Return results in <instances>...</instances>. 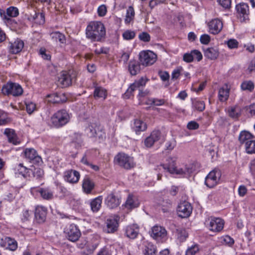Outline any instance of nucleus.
<instances>
[{
    "label": "nucleus",
    "instance_id": "nucleus-1",
    "mask_svg": "<svg viewBox=\"0 0 255 255\" xmlns=\"http://www.w3.org/2000/svg\"><path fill=\"white\" fill-rule=\"evenodd\" d=\"M167 163L166 165L161 166L164 170L167 171L171 174H197V171L200 168V165L197 162H194L186 165L185 169L181 168H177L175 166L176 159L169 157L167 159Z\"/></svg>",
    "mask_w": 255,
    "mask_h": 255
},
{
    "label": "nucleus",
    "instance_id": "nucleus-2",
    "mask_svg": "<svg viewBox=\"0 0 255 255\" xmlns=\"http://www.w3.org/2000/svg\"><path fill=\"white\" fill-rule=\"evenodd\" d=\"M86 36L93 41H100L106 34L104 24L99 21H92L88 25L86 30Z\"/></svg>",
    "mask_w": 255,
    "mask_h": 255
},
{
    "label": "nucleus",
    "instance_id": "nucleus-3",
    "mask_svg": "<svg viewBox=\"0 0 255 255\" xmlns=\"http://www.w3.org/2000/svg\"><path fill=\"white\" fill-rule=\"evenodd\" d=\"M114 162L116 164L126 169H130L134 167L135 165L133 157L124 153L118 154L115 157Z\"/></svg>",
    "mask_w": 255,
    "mask_h": 255
},
{
    "label": "nucleus",
    "instance_id": "nucleus-4",
    "mask_svg": "<svg viewBox=\"0 0 255 255\" xmlns=\"http://www.w3.org/2000/svg\"><path fill=\"white\" fill-rule=\"evenodd\" d=\"M70 116L64 110H61L55 113L51 118V123L55 127H60L66 124L69 121Z\"/></svg>",
    "mask_w": 255,
    "mask_h": 255
},
{
    "label": "nucleus",
    "instance_id": "nucleus-5",
    "mask_svg": "<svg viewBox=\"0 0 255 255\" xmlns=\"http://www.w3.org/2000/svg\"><path fill=\"white\" fill-rule=\"evenodd\" d=\"M1 91L4 95H12L15 97L20 96L23 93V89L21 86L12 82H8L4 85Z\"/></svg>",
    "mask_w": 255,
    "mask_h": 255
},
{
    "label": "nucleus",
    "instance_id": "nucleus-6",
    "mask_svg": "<svg viewBox=\"0 0 255 255\" xmlns=\"http://www.w3.org/2000/svg\"><path fill=\"white\" fill-rule=\"evenodd\" d=\"M148 79L146 77H142L139 79L135 80L131 84L124 94L126 98H129L132 95L133 92L138 90L139 92L145 86Z\"/></svg>",
    "mask_w": 255,
    "mask_h": 255
},
{
    "label": "nucleus",
    "instance_id": "nucleus-7",
    "mask_svg": "<svg viewBox=\"0 0 255 255\" xmlns=\"http://www.w3.org/2000/svg\"><path fill=\"white\" fill-rule=\"evenodd\" d=\"M76 77V72L73 70L63 71L59 78L58 84L62 87H67L71 85Z\"/></svg>",
    "mask_w": 255,
    "mask_h": 255
},
{
    "label": "nucleus",
    "instance_id": "nucleus-8",
    "mask_svg": "<svg viewBox=\"0 0 255 255\" xmlns=\"http://www.w3.org/2000/svg\"><path fill=\"white\" fill-rule=\"evenodd\" d=\"M139 60L142 65L147 66L156 61V55L151 51H143L139 54Z\"/></svg>",
    "mask_w": 255,
    "mask_h": 255
},
{
    "label": "nucleus",
    "instance_id": "nucleus-9",
    "mask_svg": "<svg viewBox=\"0 0 255 255\" xmlns=\"http://www.w3.org/2000/svg\"><path fill=\"white\" fill-rule=\"evenodd\" d=\"M167 236V231L164 228L155 225L151 229V236L158 242H162Z\"/></svg>",
    "mask_w": 255,
    "mask_h": 255
},
{
    "label": "nucleus",
    "instance_id": "nucleus-10",
    "mask_svg": "<svg viewBox=\"0 0 255 255\" xmlns=\"http://www.w3.org/2000/svg\"><path fill=\"white\" fill-rule=\"evenodd\" d=\"M177 211L179 217L182 218H187L192 213V207L189 202L183 201L179 204Z\"/></svg>",
    "mask_w": 255,
    "mask_h": 255
},
{
    "label": "nucleus",
    "instance_id": "nucleus-11",
    "mask_svg": "<svg viewBox=\"0 0 255 255\" xmlns=\"http://www.w3.org/2000/svg\"><path fill=\"white\" fill-rule=\"evenodd\" d=\"M69 240L72 242L77 241L81 236V232L77 227L74 224H71L67 227L65 231Z\"/></svg>",
    "mask_w": 255,
    "mask_h": 255
},
{
    "label": "nucleus",
    "instance_id": "nucleus-12",
    "mask_svg": "<svg viewBox=\"0 0 255 255\" xmlns=\"http://www.w3.org/2000/svg\"><path fill=\"white\" fill-rule=\"evenodd\" d=\"M161 136V132L158 130H154L147 136L144 141V144L147 148L151 147L155 142L158 141Z\"/></svg>",
    "mask_w": 255,
    "mask_h": 255
},
{
    "label": "nucleus",
    "instance_id": "nucleus-13",
    "mask_svg": "<svg viewBox=\"0 0 255 255\" xmlns=\"http://www.w3.org/2000/svg\"><path fill=\"white\" fill-rule=\"evenodd\" d=\"M236 10L241 21H245L249 19V9L247 4L241 3L237 5Z\"/></svg>",
    "mask_w": 255,
    "mask_h": 255
},
{
    "label": "nucleus",
    "instance_id": "nucleus-14",
    "mask_svg": "<svg viewBox=\"0 0 255 255\" xmlns=\"http://www.w3.org/2000/svg\"><path fill=\"white\" fill-rule=\"evenodd\" d=\"M208 27L211 33L216 34L222 29L223 23L218 18L213 19L208 23Z\"/></svg>",
    "mask_w": 255,
    "mask_h": 255
},
{
    "label": "nucleus",
    "instance_id": "nucleus-15",
    "mask_svg": "<svg viewBox=\"0 0 255 255\" xmlns=\"http://www.w3.org/2000/svg\"><path fill=\"white\" fill-rule=\"evenodd\" d=\"M24 155L27 159L34 163H39L42 161L41 157L37 154L36 151L33 148L25 149Z\"/></svg>",
    "mask_w": 255,
    "mask_h": 255
},
{
    "label": "nucleus",
    "instance_id": "nucleus-16",
    "mask_svg": "<svg viewBox=\"0 0 255 255\" xmlns=\"http://www.w3.org/2000/svg\"><path fill=\"white\" fill-rule=\"evenodd\" d=\"M224 221L219 218H211L210 222V229L214 232H220L224 227Z\"/></svg>",
    "mask_w": 255,
    "mask_h": 255
},
{
    "label": "nucleus",
    "instance_id": "nucleus-17",
    "mask_svg": "<svg viewBox=\"0 0 255 255\" xmlns=\"http://www.w3.org/2000/svg\"><path fill=\"white\" fill-rule=\"evenodd\" d=\"M9 51L12 54H17L24 47V42L20 39H17L14 41L9 43Z\"/></svg>",
    "mask_w": 255,
    "mask_h": 255
},
{
    "label": "nucleus",
    "instance_id": "nucleus-18",
    "mask_svg": "<svg viewBox=\"0 0 255 255\" xmlns=\"http://www.w3.org/2000/svg\"><path fill=\"white\" fill-rule=\"evenodd\" d=\"M118 227V222L117 219L110 218L106 221V228L105 231L108 233H113L116 231Z\"/></svg>",
    "mask_w": 255,
    "mask_h": 255
},
{
    "label": "nucleus",
    "instance_id": "nucleus-19",
    "mask_svg": "<svg viewBox=\"0 0 255 255\" xmlns=\"http://www.w3.org/2000/svg\"><path fill=\"white\" fill-rule=\"evenodd\" d=\"M105 203L110 208L113 209L118 207L120 205V202L119 198L112 193L107 197Z\"/></svg>",
    "mask_w": 255,
    "mask_h": 255
},
{
    "label": "nucleus",
    "instance_id": "nucleus-20",
    "mask_svg": "<svg viewBox=\"0 0 255 255\" xmlns=\"http://www.w3.org/2000/svg\"><path fill=\"white\" fill-rule=\"evenodd\" d=\"M204 56L210 60L216 59L219 55V49L216 47H209L204 51Z\"/></svg>",
    "mask_w": 255,
    "mask_h": 255
},
{
    "label": "nucleus",
    "instance_id": "nucleus-21",
    "mask_svg": "<svg viewBox=\"0 0 255 255\" xmlns=\"http://www.w3.org/2000/svg\"><path fill=\"white\" fill-rule=\"evenodd\" d=\"M141 63L135 60H130L128 64V69L131 75H136L141 69Z\"/></svg>",
    "mask_w": 255,
    "mask_h": 255
},
{
    "label": "nucleus",
    "instance_id": "nucleus-22",
    "mask_svg": "<svg viewBox=\"0 0 255 255\" xmlns=\"http://www.w3.org/2000/svg\"><path fill=\"white\" fill-rule=\"evenodd\" d=\"M47 213L46 208L42 206H37L35 208V217L38 222H43L45 221Z\"/></svg>",
    "mask_w": 255,
    "mask_h": 255
},
{
    "label": "nucleus",
    "instance_id": "nucleus-23",
    "mask_svg": "<svg viewBox=\"0 0 255 255\" xmlns=\"http://www.w3.org/2000/svg\"><path fill=\"white\" fill-rule=\"evenodd\" d=\"M147 128L146 123L138 119L134 120L133 125L132 126L133 130L135 132L136 134H138L141 131H145Z\"/></svg>",
    "mask_w": 255,
    "mask_h": 255
},
{
    "label": "nucleus",
    "instance_id": "nucleus-24",
    "mask_svg": "<svg viewBox=\"0 0 255 255\" xmlns=\"http://www.w3.org/2000/svg\"><path fill=\"white\" fill-rule=\"evenodd\" d=\"M30 21H34L35 23L38 24H43L45 22V16L42 12H34V13L31 14L28 18Z\"/></svg>",
    "mask_w": 255,
    "mask_h": 255
},
{
    "label": "nucleus",
    "instance_id": "nucleus-25",
    "mask_svg": "<svg viewBox=\"0 0 255 255\" xmlns=\"http://www.w3.org/2000/svg\"><path fill=\"white\" fill-rule=\"evenodd\" d=\"M4 133L6 135L9 142L12 143L14 145H17L20 143V141L17 138L14 130L6 128Z\"/></svg>",
    "mask_w": 255,
    "mask_h": 255
},
{
    "label": "nucleus",
    "instance_id": "nucleus-26",
    "mask_svg": "<svg viewBox=\"0 0 255 255\" xmlns=\"http://www.w3.org/2000/svg\"><path fill=\"white\" fill-rule=\"evenodd\" d=\"M95 184L94 182L88 177L84 179L82 187L84 191L87 194L90 193L92 190L94 188Z\"/></svg>",
    "mask_w": 255,
    "mask_h": 255
},
{
    "label": "nucleus",
    "instance_id": "nucleus-27",
    "mask_svg": "<svg viewBox=\"0 0 255 255\" xmlns=\"http://www.w3.org/2000/svg\"><path fill=\"white\" fill-rule=\"evenodd\" d=\"M93 96L95 99H102L104 100L107 96V91L103 87L96 86L95 87Z\"/></svg>",
    "mask_w": 255,
    "mask_h": 255
},
{
    "label": "nucleus",
    "instance_id": "nucleus-28",
    "mask_svg": "<svg viewBox=\"0 0 255 255\" xmlns=\"http://www.w3.org/2000/svg\"><path fill=\"white\" fill-rule=\"evenodd\" d=\"M138 232V226L136 224H132L127 227L126 233L128 237L133 239L137 237Z\"/></svg>",
    "mask_w": 255,
    "mask_h": 255
},
{
    "label": "nucleus",
    "instance_id": "nucleus-29",
    "mask_svg": "<svg viewBox=\"0 0 255 255\" xmlns=\"http://www.w3.org/2000/svg\"><path fill=\"white\" fill-rule=\"evenodd\" d=\"M227 112L230 117L236 119L241 115L242 110L239 106L236 105L229 107Z\"/></svg>",
    "mask_w": 255,
    "mask_h": 255
},
{
    "label": "nucleus",
    "instance_id": "nucleus-30",
    "mask_svg": "<svg viewBox=\"0 0 255 255\" xmlns=\"http://www.w3.org/2000/svg\"><path fill=\"white\" fill-rule=\"evenodd\" d=\"M18 14L17 8L10 6L7 9L6 13H4L3 18L8 21L10 20V17H16Z\"/></svg>",
    "mask_w": 255,
    "mask_h": 255
},
{
    "label": "nucleus",
    "instance_id": "nucleus-31",
    "mask_svg": "<svg viewBox=\"0 0 255 255\" xmlns=\"http://www.w3.org/2000/svg\"><path fill=\"white\" fill-rule=\"evenodd\" d=\"M139 204L138 200L135 196L132 195H129L127 199L125 206L127 208L131 209L137 207Z\"/></svg>",
    "mask_w": 255,
    "mask_h": 255
},
{
    "label": "nucleus",
    "instance_id": "nucleus-32",
    "mask_svg": "<svg viewBox=\"0 0 255 255\" xmlns=\"http://www.w3.org/2000/svg\"><path fill=\"white\" fill-rule=\"evenodd\" d=\"M220 178L219 176H206L205 184L209 188H213L218 183Z\"/></svg>",
    "mask_w": 255,
    "mask_h": 255
},
{
    "label": "nucleus",
    "instance_id": "nucleus-33",
    "mask_svg": "<svg viewBox=\"0 0 255 255\" xmlns=\"http://www.w3.org/2000/svg\"><path fill=\"white\" fill-rule=\"evenodd\" d=\"M252 139V134L246 131H242L239 136V140L241 143H245V147L246 146V143L251 141Z\"/></svg>",
    "mask_w": 255,
    "mask_h": 255
},
{
    "label": "nucleus",
    "instance_id": "nucleus-34",
    "mask_svg": "<svg viewBox=\"0 0 255 255\" xmlns=\"http://www.w3.org/2000/svg\"><path fill=\"white\" fill-rule=\"evenodd\" d=\"M15 174L25 175L27 174H30V171H32V169L27 168L23 164L19 163L15 167Z\"/></svg>",
    "mask_w": 255,
    "mask_h": 255
},
{
    "label": "nucleus",
    "instance_id": "nucleus-35",
    "mask_svg": "<svg viewBox=\"0 0 255 255\" xmlns=\"http://www.w3.org/2000/svg\"><path fill=\"white\" fill-rule=\"evenodd\" d=\"M50 36L54 41L56 42L58 41L61 43H64L66 41L65 35L59 31L51 32Z\"/></svg>",
    "mask_w": 255,
    "mask_h": 255
},
{
    "label": "nucleus",
    "instance_id": "nucleus-36",
    "mask_svg": "<svg viewBox=\"0 0 255 255\" xmlns=\"http://www.w3.org/2000/svg\"><path fill=\"white\" fill-rule=\"evenodd\" d=\"M229 94V89L227 87L220 88L218 93L219 100L222 102L226 101L228 98Z\"/></svg>",
    "mask_w": 255,
    "mask_h": 255
},
{
    "label": "nucleus",
    "instance_id": "nucleus-37",
    "mask_svg": "<svg viewBox=\"0 0 255 255\" xmlns=\"http://www.w3.org/2000/svg\"><path fill=\"white\" fill-rule=\"evenodd\" d=\"M62 96V95H61ZM62 96L64 95L62 94ZM61 95H59L57 94H53L48 95L47 96L48 101L52 103H59L60 102H64L66 101L65 99H61L60 98Z\"/></svg>",
    "mask_w": 255,
    "mask_h": 255
},
{
    "label": "nucleus",
    "instance_id": "nucleus-38",
    "mask_svg": "<svg viewBox=\"0 0 255 255\" xmlns=\"http://www.w3.org/2000/svg\"><path fill=\"white\" fill-rule=\"evenodd\" d=\"M102 198L100 197L94 199L91 202V208L93 212H97L101 207Z\"/></svg>",
    "mask_w": 255,
    "mask_h": 255
},
{
    "label": "nucleus",
    "instance_id": "nucleus-39",
    "mask_svg": "<svg viewBox=\"0 0 255 255\" xmlns=\"http://www.w3.org/2000/svg\"><path fill=\"white\" fill-rule=\"evenodd\" d=\"M156 248L154 246L150 243H148L145 246L143 251L144 255H156Z\"/></svg>",
    "mask_w": 255,
    "mask_h": 255
},
{
    "label": "nucleus",
    "instance_id": "nucleus-40",
    "mask_svg": "<svg viewBox=\"0 0 255 255\" xmlns=\"http://www.w3.org/2000/svg\"><path fill=\"white\" fill-rule=\"evenodd\" d=\"M193 107L197 111L202 112L205 108V104L202 101L195 99L192 102Z\"/></svg>",
    "mask_w": 255,
    "mask_h": 255
},
{
    "label": "nucleus",
    "instance_id": "nucleus-41",
    "mask_svg": "<svg viewBox=\"0 0 255 255\" xmlns=\"http://www.w3.org/2000/svg\"><path fill=\"white\" fill-rule=\"evenodd\" d=\"M134 15V11L132 7L129 6L127 10L125 21L126 23H129L133 19Z\"/></svg>",
    "mask_w": 255,
    "mask_h": 255
},
{
    "label": "nucleus",
    "instance_id": "nucleus-42",
    "mask_svg": "<svg viewBox=\"0 0 255 255\" xmlns=\"http://www.w3.org/2000/svg\"><path fill=\"white\" fill-rule=\"evenodd\" d=\"M98 244L95 243L94 244L87 243L86 246V249L84 251L83 254L85 255L92 254L97 248Z\"/></svg>",
    "mask_w": 255,
    "mask_h": 255
},
{
    "label": "nucleus",
    "instance_id": "nucleus-43",
    "mask_svg": "<svg viewBox=\"0 0 255 255\" xmlns=\"http://www.w3.org/2000/svg\"><path fill=\"white\" fill-rule=\"evenodd\" d=\"M246 152L249 154L255 153V140H252L246 143Z\"/></svg>",
    "mask_w": 255,
    "mask_h": 255
},
{
    "label": "nucleus",
    "instance_id": "nucleus-44",
    "mask_svg": "<svg viewBox=\"0 0 255 255\" xmlns=\"http://www.w3.org/2000/svg\"><path fill=\"white\" fill-rule=\"evenodd\" d=\"M9 240L6 244V249L12 251H15L17 248V242L13 239L9 237Z\"/></svg>",
    "mask_w": 255,
    "mask_h": 255
},
{
    "label": "nucleus",
    "instance_id": "nucleus-45",
    "mask_svg": "<svg viewBox=\"0 0 255 255\" xmlns=\"http://www.w3.org/2000/svg\"><path fill=\"white\" fill-rule=\"evenodd\" d=\"M42 197L46 200H50L53 198V193L48 189H42L40 191Z\"/></svg>",
    "mask_w": 255,
    "mask_h": 255
},
{
    "label": "nucleus",
    "instance_id": "nucleus-46",
    "mask_svg": "<svg viewBox=\"0 0 255 255\" xmlns=\"http://www.w3.org/2000/svg\"><path fill=\"white\" fill-rule=\"evenodd\" d=\"M177 236L180 242H183L188 237V233L184 229H178L177 230Z\"/></svg>",
    "mask_w": 255,
    "mask_h": 255
},
{
    "label": "nucleus",
    "instance_id": "nucleus-47",
    "mask_svg": "<svg viewBox=\"0 0 255 255\" xmlns=\"http://www.w3.org/2000/svg\"><path fill=\"white\" fill-rule=\"evenodd\" d=\"M122 36L125 40H129L134 38L135 33L133 31L127 30L123 32Z\"/></svg>",
    "mask_w": 255,
    "mask_h": 255
},
{
    "label": "nucleus",
    "instance_id": "nucleus-48",
    "mask_svg": "<svg viewBox=\"0 0 255 255\" xmlns=\"http://www.w3.org/2000/svg\"><path fill=\"white\" fill-rule=\"evenodd\" d=\"M241 88L243 90L252 91L254 89V84L252 81H245L242 84Z\"/></svg>",
    "mask_w": 255,
    "mask_h": 255
},
{
    "label": "nucleus",
    "instance_id": "nucleus-49",
    "mask_svg": "<svg viewBox=\"0 0 255 255\" xmlns=\"http://www.w3.org/2000/svg\"><path fill=\"white\" fill-rule=\"evenodd\" d=\"M26 110L28 114H31L36 110V105L32 102L25 103Z\"/></svg>",
    "mask_w": 255,
    "mask_h": 255
},
{
    "label": "nucleus",
    "instance_id": "nucleus-50",
    "mask_svg": "<svg viewBox=\"0 0 255 255\" xmlns=\"http://www.w3.org/2000/svg\"><path fill=\"white\" fill-rule=\"evenodd\" d=\"M199 250V247L197 245L192 246L187 250L185 255H195L198 252Z\"/></svg>",
    "mask_w": 255,
    "mask_h": 255
},
{
    "label": "nucleus",
    "instance_id": "nucleus-51",
    "mask_svg": "<svg viewBox=\"0 0 255 255\" xmlns=\"http://www.w3.org/2000/svg\"><path fill=\"white\" fill-rule=\"evenodd\" d=\"M226 43H227L228 47L230 49L237 48L239 45V42L235 39H230L226 42Z\"/></svg>",
    "mask_w": 255,
    "mask_h": 255
},
{
    "label": "nucleus",
    "instance_id": "nucleus-52",
    "mask_svg": "<svg viewBox=\"0 0 255 255\" xmlns=\"http://www.w3.org/2000/svg\"><path fill=\"white\" fill-rule=\"evenodd\" d=\"M222 243L229 246H232L234 244V240L229 236H226L222 238Z\"/></svg>",
    "mask_w": 255,
    "mask_h": 255
},
{
    "label": "nucleus",
    "instance_id": "nucleus-53",
    "mask_svg": "<svg viewBox=\"0 0 255 255\" xmlns=\"http://www.w3.org/2000/svg\"><path fill=\"white\" fill-rule=\"evenodd\" d=\"M182 70L183 69L181 67H179L175 69L172 73V79H177L178 77L180 76Z\"/></svg>",
    "mask_w": 255,
    "mask_h": 255
},
{
    "label": "nucleus",
    "instance_id": "nucleus-54",
    "mask_svg": "<svg viewBox=\"0 0 255 255\" xmlns=\"http://www.w3.org/2000/svg\"><path fill=\"white\" fill-rule=\"evenodd\" d=\"M88 135L90 137H96L98 133L95 128L92 126H89L86 129Z\"/></svg>",
    "mask_w": 255,
    "mask_h": 255
},
{
    "label": "nucleus",
    "instance_id": "nucleus-55",
    "mask_svg": "<svg viewBox=\"0 0 255 255\" xmlns=\"http://www.w3.org/2000/svg\"><path fill=\"white\" fill-rule=\"evenodd\" d=\"M192 56L194 57V59L196 60L197 61H200L202 59V54L200 51L198 50H192Z\"/></svg>",
    "mask_w": 255,
    "mask_h": 255
},
{
    "label": "nucleus",
    "instance_id": "nucleus-56",
    "mask_svg": "<svg viewBox=\"0 0 255 255\" xmlns=\"http://www.w3.org/2000/svg\"><path fill=\"white\" fill-rule=\"evenodd\" d=\"M183 60L187 63H190L194 60V57L192 56V51L190 52L186 53L183 56Z\"/></svg>",
    "mask_w": 255,
    "mask_h": 255
},
{
    "label": "nucleus",
    "instance_id": "nucleus-57",
    "mask_svg": "<svg viewBox=\"0 0 255 255\" xmlns=\"http://www.w3.org/2000/svg\"><path fill=\"white\" fill-rule=\"evenodd\" d=\"M79 177L80 176H64V180L70 183L74 184L78 182Z\"/></svg>",
    "mask_w": 255,
    "mask_h": 255
},
{
    "label": "nucleus",
    "instance_id": "nucleus-58",
    "mask_svg": "<svg viewBox=\"0 0 255 255\" xmlns=\"http://www.w3.org/2000/svg\"><path fill=\"white\" fill-rule=\"evenodd\" d=\"M151 103L155 106H159L164 104L165 101L164 99H158L156 98H152L149 100Z\"/></svg>",
    "mask_w": 255,
    "mask_h": 255
},
{
    "label": "nucleus",
    "instance_id": "nucleus-59",
    "mask_svg": "<svg viewBox=\"0 0 255 255\" xmlns=\"http://www.w3.org/2000/svg\"><path fill=\"white\" fill-rule=\"evenodd\" d=\"M217 1L225 8H229L231 6V0H217Z\"/></svg>",
    "mask_w": 255,
    "mask_h": 255
},
{
    "label": "nucleus",
    "instance_id": "nucleus-60",
    "mask_svg": "<svg viewBox=\"0 0 255 255\" xmlns=\"http://www.w3.org/2000/svg\"><path fill=\"white\" fill-rule=\"evenodd\" d=\"M107 10L105 5L102 4L99 6L98 8V13L100 16H103L106 15Z\"/></svg>",
    "mask_w": 255,
    "mask_h": 255
},
{
    "label": "nucleus",
    "instance_id": "nucleus-61",
    "mask_svg": "<svg viewBox=\"0 0 255 255\" xmlns=\"http://www.w3.org/2000/svg\"><path fill=\"white\" fill-rule=\"evenodd\" d=\"M199 124L195 121H191L187 124V127L189 129L195 130L199 128Z\"/></svg>",
    "mask_w": 255,
    "mask_h": 255
},
{
    "label": "nucleus",
    "instance_id": "nucleus-62",
    "mask_svg": "<svg viewBox=\"0 0 255 255\" xmlns=\"http://www.w3.org/2000/svg\"><path fill=\"white\" fill-rule=\"evenodd\" d=\"M200 42L204 44H207L210 41V37L208 34H203L200 37Z\"/></svg>",
    "mask_w": 255,
    "mask_h": 255
},
{
    "label": "nucleus",
    "instance_id": "nucleus-63",
    "mask_svg": "<svg viewBox=\"0 0 255 255\" xmlns=\"http://www.w3.org/2000/svg\"><path fill=\"white\" fill-rule=\"evenodd\" d=\"M139 38L144 42H148L150 40V36L146 32H142L139 35Z\"/></svg>",
    "mask_w": 255,
    "mask_h": 255
},
{
    "label": "nucleus",
    "instance_id": "nucleus-64",
    "mask_svg": "<svg viewBox=\"0 0 255 255\" xmlns=\"http://www.w3.org/2000/svg\"><path fill=\"white\" fill-rule=\"evenodd\" d=\"M73 142L77 143L78 145H80L82 142L81 134L80 133H75L73 138Z\"/></svg>",
    "mask_w": 255,
    "mask_h": 255
}]
</instances>
